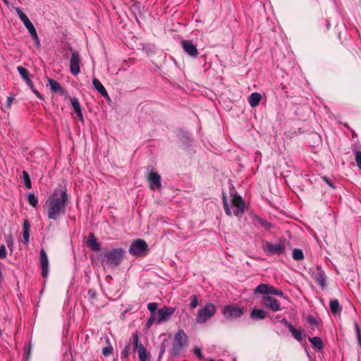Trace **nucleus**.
Wrapping results in <instances>:
<instances>
[{"label":"nucleus","mask_w":361,"mask_h":361,"mask_svg":"<svg viewBox=\"0 0 361 361\" xmlns=\"http://www.w3.org/2000/svg\"><path fill=\"white\" fill-rule=\"evenodd\" d=\"M68 201L67 189L65 186L61 190L55 189L46 200L48 219L56 221L65 214Z\"/></svg>","instance_id":"nucleus-1"},{"label":"nucleus","mask_w":361,"mask_h":361,"mask_svg":"<svg viewBox=\"0 0 361 361\" xmlns=\"http://www.w3.org/2000/svg\"><path fill=\"white\" fill-rule=\"evenodd\" d=\"M125 250L122 247L107 250L102 256V262L109 267H116L122 262Z\"/></svg>","instance_id":"nucleus-2"},{"label":"nucleus","mask_w":361,"mask_h":361,"mask_svg":"<svg viewBox=\"0 0 361 361\" xmlns=\"http://www.w3.org/2000/svg\"><path fill=\"white\" fill-rule=\"evenodd\" d=\"M188 345V337L182 329L178 330L174 336L172 348L170 354L173 357H177L180 355L183 348Z\"/></svg>","instance_id":"nucleus-3"},{"label":"nucleus","mask_w":361,"mask_h":361,"mask_svg":"<svg viewBox=\"0 0 361 361\" xmlns=\"http://www.w3.org/2000/svg\"><path fill=\"white\" fill-rule=\"evenodd\" d=\"M216 311V307L213 303H207L198 310L196 320L199 324H204L212 317Z\"/></svg>","instance_id":"nucleus-4"},{"label":"nucleus","mask_w":361,"mask_h":361,"mask_svg":"<svg viewBox=\"0 0 361 361\" xmlns=\"http://www.w3.org/2000/svg\"><path fill=\"white\" fill-rule=\"evenodd\" d=\"M263 250L267 255H282L286 252V245L283 242L279 241L277 243H271L267 241L265 245L263 246Z\"/></svg>","instance_id":"nucleus-5"},{"label":"nucleus","mask_w":361,"mask_h":361,"mask_svg":"<svg viewBox=\"0 0 361 361\" xmlns=\"http://www.w3.org/2000/svg\"><path fill=\"white\" fill-rule=\"evenodd\" d=\"M147 250V243L142 239H137L131 243L128 252L133 256L140 257L145 255Z\"/></svg>","instance_id":"nucleus-6"},{"label":"nucleus","mask_w":361,"mask_h":361,"mask_svg":"<svg viewBox=\"0 0 361 361\" xmlns=\"http://www.w3.org/2000/svg\"><path fill=\"white\" fill-rule=\"evenodd\" d=\"M244 312L243 307L235 305H225L222 310V314L227 319L239 318L243 314Z\"/></svg>","instance_id":"nucleus-7"},{"label":"nucleus","mask_w":361,"mask_h":361,"mask_svg":"<svg viewBox=\"0 0 361 361\" xmlns=\"http://www.w3.org/2000/svg\"><path fill=\"white\" fill-rule=\"evenodd\" d=\"M232 207L233 208V214L240 218L245 212V202L242 197L238 194H235L231 200Z\"/></svg>","instance_id":"nucleus-8"},{"label":"nucleus","mask_w":361,"mask_h":361,"mask_svg":"<svg viewBox=\"0 0 361 361\" xmlns=\"http://www.w3.org/2000/svg\"><path fill=\"white\" fill-rule=\"evenodd\" d=\"M261 302L264 308L271 310L272 312L281 310L278 300L271 295H263L261 298Z\"/></svg>","instance_id":"nucleus-9"},{"label":"nucleus","mask_w":361,"mask_h":361,"mask_svg":"<svg viewBox=\"0 0 361 361\" xmlns=\"http://www.w3.org/2000/svg\"><path fill=\"white\" fill-rule=\"evenodd\" d=\"M147 178L149 184V188L152 190L160 188L161 187V176L153 171V169H147Z\"/></svg>","instance_id":"nucleus-10"},{"label":"nucleus","mask_w":361,"mask_h":361,"mask_svg":"<svg viewBox=\"0 0 361 361\" xmlns=\"http://www.w3.org/2000/svg\"><path fill=\"white\" fill-rule=\"evenodd\" d=\"M81 59L79 53L76 51L71 52L70 59V72L73 75H77L80 72Z\"/></svg>","instance_id":"nucleus-11"},{"label":"nucleus","mask_w":361,"mask_h":361,"mask_svg":"<svg viewBox=\"0 0 361 361\" xmlns=\"http://www.w3.org/2000/svg\"><path fill=\"white\" fill-rule=\"evenodd\" d=\"M175 308L172 307L165 306L159 309L157 312V322L160 324L164 322L168 321L171 315L174 313Z\"/></svg>","instance_id":"nucleus-12"},{"label":"nucleus","mask_w":361,"mask_h":361,"mask_svg":"<svg viewBox=\"0 0 361 361\" xmlns=\"http://www.w3.org/2000/svg\"><path fill=\"white\" fill-rule=\"evenodd\" d=\"M181 46L184 51L190 56L192 58L197 57L199 51L191 40H182Z\"/></svg>","instance_id":"nucleus-13"},{"label":"nucleus","mask_w":361,"mask_h":361,"mask_svg":"<svg viewBox=\"0 0 361 361\" xmlns=\"http://www.w3.org/2000/svg\"><path fill=\"white\" fill-rule=\"evenodd\" d=\"M276 290L277 289L270 284L260 283L255 289L254 294L257 295V293H261L262 295H275Z\"/></svg>","instance_id":"nucleus-14"},{"label":"nucleus","mask_w":361,"mask_h":361,"mask_svg":"<svg viewBox=\"0 0 361 361\" xmlns=\"http://www.w3.org/2000/svg\"><path fill=\"white\" fill-rule=\"evenodd\" d=\"M40 256V266L42 269V276L43 278H47L49 274V259L47 255L44 250L42 248L39 252Z\"/></svg>","instance_id":"nucleus-15"},{"label":"nucleus","mask_w":361,"mask_h":361,"mask_svg":"<svg viewBox=\"0 0 361 361\" xmlns=\"http://www.w3.org/2000/svg\"><path fill=\"white\" fill-rule=\"evenodd\" d=\"M86 244L87 246L94 252H99L101 250V245L97 242V238L93 233H90L88 235Z\"/></svg>","instance_id":"nucleus-16"},{"label":"nucleus","mask_w":361,"mask_h":361,"mask_svg":"<svg viewBox=\"0 0 361 361\" xmlns=\"http://www.w3.org/2000/svg\"><path fill=\"white\" fill-rule=\"evenodd\" d=\"M92 85H93L94 89L97 91H98V92L102 97H104L105 99H110L107 91L106 90V89L104 87V85L101 83V82L98 79L94 78L92 80Z\"/></svg>","instance_id":"nucleus-17"},{"label":"nucleus","mask_w":361,"mask_h":361,"mask_svg":"<svg viewBox=\"0 0 361 361\" xmlns=\"http://www.w3.org/2000/svg\"><path fill=\"white\" fill-rule=\"evenodd\" d=\"M71 104L73 111L77 114L78 118L80 121H83V116L82 113V109L80 107V102L76 97H73L71 99Z\"/></svg>","instance_id":"nucleus-18"},{"label":"nucleus","mask_w":361,"mask_h":361,"mask_svg":"<svg viewBox=\"0 0 361 361\" xmlns=\"http://www.w3.org/2000/svg\"><path fill=\"white\" fill-rule=\"evenodd\" d=\"M267 313L262 309H253L250 312V317L255 320H262L266 318Z\"/></svg>","instance_id":"nucleus-19"},{"label":"nucleus","mask_w":361,"mask_h":361,"mask_svg":"<svg viewBox=\"0 0 361 361\" xmlns=\"http://www.w3.org/2000/svg\"><path fill=\"white\" fill-rule=\"evenodd\" d=\"M47 81L50 86L51 92L56 93L59 92L61 93V94L63 93V89L62 88L61 84L59 82L51 78H48Z\"/></svg>","instance_id":"nucleus-20"},{"label":"nucleus","mask_w":361,"mask_h":361,"mask_svg":"<svg viewBox=\"0 0 361 361\" xmlns=\"http://www.w3.org/2000/svg\"><path fill=\"white\" fill-rule=\"evenodd\" d=\"M262 99V95L259 92H253L249 97V104L252 107H256L259 105Z\"/></svg>","instance_id":"nucleus-21"},{"label":"nucleus","mask_w":361,"mask_h":361,"mask_svg":"<svg viewBox=\"0 0 361 361\" xmlns=\"http://www.w3.org/2000/svg\"><path fill=\"white\" fill-rule=\"evenodd\" d=\"M329 305L330 310L334 315L339 314L342 310V308L337 299H331L329 302Z\"/></svg>","instance_id":"nucleus-22"},{"label":"nucleus","mask_w":361,"mask_h":361,"mask_svg":"<svg viewBox=\"0 0 361 361\" xmlns=\"http://www.w3.org/2000/svg\"><path fill=\"white\" fill-rule=\"evenodd\" d=\"M289 331L295 340L299 342H302L305 335L303 334V331L301 329H296L294 326L290 328Z\"/></svg>","instance_id":"nucleus-23"},{"label":"nucleus","mask_w":361,"mask_h":361,"mask_svg":"<svg viewBox=\"0 0 361 361\" xmlns=\"http://www.w3.org/2000/svg\"><path fill=\"white\" fill-rule=\"evenodd\" d=\"M317 283L322 288L326 286V276L324 271H321L315 276Z\"/></svg>","instance_id":"nucleus-24"},{"label":"nucleus","mask_w":361,"mask_h":361,"mask_svg":"<svg viewBox=\"0 0 361 361\" xmlns=\"http://www.w3.org/2000/svg\"><path fill=\"white\" fill-rule=\"evenodd\" d=\"M27 201L34 208H36L38 205V197L34 193L30 192L27 194Z\"/></svg>","instance_id":"nucleus-25"},{"label":"nucleus","mask_w":361,"mask_h":361,"mask_svg":"<svg viewBox=\"0 0 361 361\" xmlns=\"http://www.w3.org/2000/svg\"><path fill=\"white\" fill-rule=\"evenodd\" d=\"M22 180L23 182V185L27 189H30L32 187V183L30 178V176L27 172L23 171L22 172Z\"/></svg>","instance_id":"nucleus-26"},{"label":"nucleus","mask_w":361,"mask_h":361,"mask_svg":"<svg viewBox=\"0 0 361 361\" xmlns=\"http://www.w3.org/2000/svg\"><path fill=\"white\" fill-rule=\"evenodd\" d=\"M310 342L318 350L323 348V343L319 337L314 336L309 338Z\"/></svg>","instance_id":"nucleus-27"},{"label":"nucleus","mask_w":361,"mask_h":361,"mask_svg":"<svg viewBox=\"0 0 361 361\" xmlns=\"http://www.w3.org/2000/svg\"><path fill=\"white\" fill-rule=\"evenodd\" d=\"M255 224L257 226H260L264 228L267 230H269L271 228V224L270 223H269L265 219H263L259 218V217H257L256 218V219H255Z\"/></svg>","instance_id":"nucleus-28"},{"label":"nucleus","mask_w":361,"mask_h":361,"mask_svg":"<svg viewBox=\"0 0 361 361\" xmlns=\"http://www.w3.org/2000/svg\"><path fill=\"white\" fill-rule=\"evenodd\" d=\"M136 351L137 352L140 361H147V352L143 345H140V346L137 350H136Z\"/></svg>","instance_id":"nucleus-29"},{"label":"nucleus","mask_w":361,"mask_h":361,"mask_svg":"<svg viewBox=\"0 0 361 361\" xmlns=\"http://www.w3.org/2000/svg\"><path fill=\"white\" fill-rule=\"evenodd\" d=\"M293 258L294 260L299 261L304 259V254L302 250L295 248L293 250Z\"/></svg>","instance_id":"nucleus-30"},{"label":"nucleus","mask_w":361,"mask_h":361,"mask_svg":"<svg viewBox=\"0 0 361 361\" xmlns=\"http://www.w3.org/2000/svg\"><path fill=\"white\" fill-rule=\"evenodd\" d=\"M17 71L24 81L30 78L29 72L23 66H18Z\"/></svg>","instance_id":"nucleus-31"},{"label":"nucleus","mask_w":361,"mask_h":361,"mask_svg":"<svg viewBox=\"0 0 361 361\" xmlns=\"http://www.w3.org/2000/svg\"><path fill=\"white\" fill-rule=\"evenodd\" d=\"M222 200H223L224 209V211H225L226 214L228 216H231L232 215V212L231 210L230 205H229V204L228 203V202L226 200V196L225 195L224 193L223 194Z\"/></svg>","instance_id":"nucleus-32"},{"label":"nucleus","mask_w":361,"mask_h":361,"mask_svg":"<svg viewBox=\"0 0 361 361\" xmlns=\"http://www.w3.org/2000/svg\"><path fill=\"white\" fill-rule=\"evenodd\" d=\"M132 340H133V350L136 351L140 346V345H142L139 342V336L137 333H135L132 336Z\"/></svg>","instance_id":"nucleus-33"},{"label":"nucleus","mask_w":361,"mask_h":361,"mask_svg":"<svg viewBox=\"0 0 361 361\" xmlns=\"http://www.w3.org/2000/svg\"><path fill=\"white\" fill-rule=\"evenodd\" d=\"M130 352V344H127L121 353V357L122 360H127L129 357Z\"/></svg>","instance_id":"nucleus-34"},{"label":"nucleus","mask_w":361,"mask_h":361,"mask_svg":"<svg viewBox=\"0 0 361 361\" xmlns=\"http://www.w3.org/2000/svg\"><path fill=\"white\" fill-rule=\"evenodd\" d=\"M31 349H32L31 343H27L24 347L23 355H24V358H25V361H29V357H30V355L31 353Z\"/></svg>","instance_id":"nucleus-35"},{"label":"nucleus","mask_w":361,"mask_h":361,"mask_svg":"<svg viewBox=\"0 0 361 361\" xmlns=\"http://www.w3.org/2000/svg\"><path fill=\"white\" fill-rule=\"evenodd\" d=\"M24 25L25 26V27L28 30L30 36H32L34 34L37 33V31H36L33 24L32 23V22L30 20H28L27 22L24 23Z\"/></svg>","instance_id":"nucleus-36"},{"label":"nucleus","mask_w":361,"mask_h":361,"mask_svg":"<svg viewBox=\"0 0 361 361\" xmlns=\"http://www.w3.org/2000/svg\"><path fill=\"white\" fill-rule=\"evenodd\" d=\"M190 307L191 309H195L198 306L199 302H198V298L197 295H193L190 297Z\"/></svg>","instance_id":"nucleus-37"},{"label":"nucleus","mask_w":361,"mask_h":361,"mask_svg":"<svg viewBox=\"0 0 361 361\" xmlns=\"http://www.w3.org/2000/svg\"><path fill=\"white\" fill-rule=\"evenodd\" d=\"M155 320H157V317H155V314H152L149 319H147V321L146 322L145 326L147 329L150 328Z\"/></svg>","instance_id":"nucleus-38"},{"label":"nucleus","mask_w":361,"mask_h":361,"mask_svg":"<svg viewBox=\"0 0 361 361\" xmlns=\"http://www.w3.org/2000/svg\"><path fill=\"white\" fill-rule=\"evenodd\" d=\"M112 353H113V348L111 345L106 346L102 349V354L105 357L109 356Z\"/></svg>","instance_id":"nucleus-39"},{"label":"nucleus","mask_w":361,"mask_h":361,"mask_svg":"<svg viewBox=\"0 0 361 361\" xmlns=\"http://www.w3.org/2000/svg\"><path fill=\"white\" fill-rule=\"evenodd\" d=\"M147 308L150 311L151 314H154L157 315L156 310L157 308V304L156 302H150L147 305Z\"/></svg>","instance_id":"nucleus-40"},{"label":"nucleus","mask_w":361,"mask_h":361,"mask_svg":"<svg viewBox=\"0 0 361 361\" xmlns=\"http://www.w3.org/2000/svg\"><path fill=\"white\" fill-rule=\"evenodd\" d=\"M355 329L359 345L361 346V332L359 326L356 322H355Z\"/></svg>","instance_id":"nucleus-41"},{"label":"nucleus","mask_w":361,"mask_h":361,"mask_svg":"<svg viewBox=\"0 0 361 361\" xmlns=\"http://www.w3.org/2000/svg\"><path fill=\"white\" fill-rule=\"evenodd\" d=\"M6 242L7 247L9 248L11 252H12L13 251V241L12 236L11 235H8L6 238Z\"/></svg>","instance_id":"nucleus-42"},{"label":"nucleus","mask_w":361,"mask_h":361,"mask_svg":"<svg viewBox=\"0 0 361 361\" xmlns=\"http://www.w3.org/2000/svg\"><path fill=\"white\" fill-rule=\"evenodd\" d=\"M355 161L357 163V166L359 168V169L361 170V152L357 151L355 152Z\"/></svg>","instance_id":"nucleus-43"},{"label":"nucleus","mask_w":361,"mask_h":361,"mask_svg":"<svg viewBox=\"0 0 361 361\" xmlns=\"http://www.w3.org/2000/svg\"><path fill=\"white\" fill-rule=\"evenodd\" d=\"M193 353L195 355V356L198 357L200 360H202L203 358V354L201 348L195 347L193 350Z\"/></svg>","instance_id":"nucleus-44"},{"label":"nucleus","mask_w":361,"mask_h":361,"mask_svg":"<svg viewBox=\"0 0 361 361\" xmlns=\"http://www.w3.org/2000/svg\"><path fill=\"white\" fill-rule=\"evenodd\" d=\"M33 40L35 41V46L37 48L39 49L41 47L40 40L38 37L37 33L34 34L31 36Z\"/></svg>","instance_id":"nucleus-45"},{"label":"nucleus","mask_w":361,"mask_h":361,"mask_svg":"<svg viewBox=\"0 0 361 361\" xmlns=\"http://www.w3.org/2000/svg\"><path fill=\"white\" fill-rule=\"evenodd\" d=\"M6 257V250L4 245H0V259H4Z\"/></svg>","instance_id":"nucleus-46"},{"label":"nucleus","mask_w":361,"mask_h":361,"mask_svg":"<svg viewBox=\"0 0 361 361\" xmlns=\"http://www.w3.org/2000/svg\"><path fill=\"white\" fill-rule=\"evenodd\" d=\"M23 242L27 244L30 241V231H23Z\"/></svg>","instance_id":"nucleus-47"},{"label":"nucleus","mask_w":361,"mask_h":361,"mask_svg":"<svg viewBox=\"0 0 361 361\" xmlns=\"http://www.w3.org/2000/svg\"><path fill=\"white\" fill-rule=\"evenodd\" d=\"M281 323L284 326H286V328L288 329V330L290 329V328H292L293 326L288 322V320L286 319V318H283L281 320Z\"/></svg>","instance_id":"nucleus-48"},{"label":"nucleus","mask_w":361,"mask_h":361,"mask_svg":"<svg viewBox=\"0 0 361 361\" xmlns=\"http://www.w3.org/2000/svg\"><path fill=\"white\" fill-rule=\"evenodd\" d=\"M23 231H26V232L30 231V225L28 220H27V219L24 220L23 225Z\"/></svg>","instance_id":"nucleus-49"},{"label":"nucleus","mask_w":361,"mask_h":361,"mask_svg":"<svg viewBox=\"0 0 361 361\" xmlns=\"http://www.w3.org/2000/svg\"><path fill=\"white\" fill-rule=\"evenodd\" d=\"M322 179L328 185H329L331 188H335V186L334 185V184L332 183V182L326 177V176H323L322 177Z\"/></svg>","instance_id":"nucleus-50"},{"label":"nucleus","mask_w":361,"mask_h":361,"mask_svg":"<svg viewBox=\"0 0 361 361\" xmlns=\"http://www.w3.org/2000/svg\"><path fill=\"white\" fill-rule=\"evenodd\" d=\"M88 296L90 299H94L97 296L95 290L93 289H90L88 290Z\"/></svg>","instance_id":"nucleus-51"},{"label":"nucleus","mask_w":361,"mask_h":361,"mask_svg":"<svg viewBox=\"0 0 361 361\" xmlns=\"http://www.w3.org/2000/svg\"><path fill=\"white\" fill-rule=\"evenodd\" d=\"M32 92L36 95V97L40 99H43V96L39 92L38 90H37L35 89V87H34V89H32L31 90Z\"/></svg>","instance_id":"nucleus-52"},{"label":"nucleus","mask_w":361,"mask_h":361,"mask_svg":"<svg viewBox=\"0 0 361 361\" xmlns=\"http://www.w3.org/2000/svg\"><path fill=\"white\" fill-rule=\"evenodd\" d=\"M25 83L27 85V86L30 87V90L32 89H34L35 87V85H34V83L31 80L30 78L26 80L25 81Z\"/></svg>","instance_id":"nucleus-53"},{"label":"nucleus","mask_w":361,"mask_h":361,"mask_svg":"<svg viewBox=\"0 0 361 361\" xmlns=\"http://www.w3.org/2000/svg\"><path fill=\"white\" fill-rule=\"evenodd\" d=\"M307 321L311 324H317L316 319L312 316L308 317Z\"/></svg>","instance_id":"nucleus-54"},{"label":"nucleus","mask_w":361,"mask_h":361,"mask_svg":"<svg viewBox=\"0 0 361 361\" xmlns=\"http://www.w3.org/2000/svg\"><path fill=\"white\" fill-rule=\"evenodd\" d=\"M19 18L20 19V20L24 23H25L26 22H27L28 20H30V19L28 18V17L24 13L21 16V17H19Z\"/></svg>","instance_id":"nucleus-55"},{"label":"nucleus","mask_w":361,"mask_h":361,"mask_svg":"<svg viewBox=\"0 0 361 361\" xmlns=\"http://www.w3.org/2000/svg\"><path fill=\"white\" fill-rule=\"evenodd\" d=\"M13 101V98L12 97H8L6 101V106L8 108H10Z\"/></svg>","instance_id":"nucleus-56"},{"label":"nucleus","mask_w":361,"mask_h":361,"mask_svg":"<svg viewBox=\"0 0 361 361\" xmlns=\"http://www.w3.org/2000/svg\"><path fill=\"white\" fill-rule=\"evenodd\" d=\"M275 295H277V296H279L281 298H285L284 293L281 290H279V289H277Z\"/></svg>","instance_id":"nucleus-57"},{"label":"nucleus","mask_w":361,"mask_h":361,"mask_svg":"<svg viewBox=\"0 0 361 361\" xmlns=\"http://www.w3.org/2000/svg\"><path fill=\"white\" fill-rule=\"evenodd\" d=\"M15 10H16V13H17V14H18V17H21V16H22L23 14H24V13L23 12V11H22L20 8H18V7H16V8H15Z\"/></svg>","instance_id":"nucleus-58"},{"label":"nucleus","mask_w":361,"mask_h":361,"mask_svg":"<svg viewBox=\"0 0 361 361\" xmlns=\"http://www.w3.org/2000/svg\"><path fill=\"white\" fill-rule=\"evenodd\" d=\"M165 351V345L164 344L161 345V349H160V352H159V357L162 356V355L164 354Z\"/></svg>","instance_id":"nucleus-59"},{"label":"nucleus","mask_w":361,"mask_h":361,"mask_svg":"<svg viewBox=\"0 0 361 361\" xmlns=\"http://www.w3.org/2000/svg\"><path fill=\"white\" fill-rule=\"evenodd\" d=\"M183 137L185 138V140L188 141V142H191L192 140L190 138V137L187 134V133H185L183 135Z\"/></svg>","instance_id":"nucleus-60"},{"label":"nucleus","mask_w":361,"mask_h":361,"mask_svg":"<svg viewBox=\"0 0 361 361\" xmlns=\"http://www.w3.org/2000/svg\"><path fill=\"white\" fill-rule=\"evenodd\" d=\"M2 1L4 2V4L8 5V0H2Z\"/></svg>","instance_id":"nucleus-61"},{"label":"nucleus","mask_w":361,"mask_h":361,"mask_svg":"<svg viewBox=\"0 0 361 361\" xmlns=\"http://www.w3.org/2000/svg\"><path fill=\"white\" fill-rule=\"evenodd\" d=\"M207 361H214V360L212 358H209V359H208Z\"/></svg>","instance_id":"nucleus-62"}]
</instances>
